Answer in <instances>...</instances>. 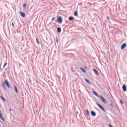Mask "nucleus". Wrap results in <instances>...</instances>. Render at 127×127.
<instances>
[{
	"instance_id": "obj_25",
	"label": "nucleus",
	"mask_w": 127,
	"mask_h": 127,
	"mask_svg": "<svg viewBox=\"0 0 127 127\" xmlns=\"http://www.w3.org/2000/svg\"><path fill=\"white\" fill-rule=\"evenodd\" d=\"M120 103L121 104V105L124 104V102H123V100H120Z\"/></svg>"
},
{
	"instance_id": "obj_3",
	"label": "nucleus",
	"mask_w": 127,
	"mask_h": 127,
	"mask_svg": "<svg viewBox=\"0 0 127 127\" xmlns=\"http://www.w3.org/2000/svg\"><path fill=\"white\" fill-rule=\"evenodd\" d=\"M4 85H6V87H8V89H10V85L8 83V81H7V80L6 79L4 80Z\"/></svg>"
},
{
	"instance_id": "obj_32",
	"label": "nucleus",
	"mask_w": 127,
	"mask_h": 127,
	"mask_svg": "<svg viewBox=\"0 0 127 127\" xmlns=\"http://www.w3.org/2000/svg\"><path fill=\"white\" fill-rule=\"evenodd\" d=\"M11 111H12V110H11V109H10V110H9V112H11Z\"/></svg>"
},
{
	"instance_id": "obj_20",
	"label": "nucleus",
	"mask_w": 127,
	"mask_h": 127,
	"mask_svg": "<svg viewBox=\"0 0 127 127\" xmlns=\"http://www.w3.org/2000/svg\"><path fill=\"white\" fill-rule=\"evenodd\" d=\"M74 16H78V11H75L74 13Z\"/></svg>"
},
{
	"instance_id": "obj_21",
	"label": "nucleus",
	"mask_w": 127,
	"mask_h": 127,
	"mask_svg": "<svg viewBox=\"0 0 127 127\" xmlns=\"http://www.w3.org/2000/svg\"><path fill=\"white\" fill-rule=\"evenodd\" d=\"M36 40L37 44H38V45H39L40 44V43H39V41L38 40V38H36Z\"/></svg>"
},
{
	"instance_id": "obj_1",
	"label": "nucleus",
	"mask_w": 127,
	"mask_h": 127,
	"mask_svg": "<svg viewBox=\"0 0 127 127\" xmlns=\"http://www.w3.org/2000/svg\"><path fill=\"white\" fill-rule=\"evenodd\" d=\"M57 21L58 23H59V24H62V22H63V19H62V17L59 15H57Z\"/></svg>"
},
{
	"instance_id": "obj_10",
	"label": "nucleus",
	"mask_w": 127,
	"mask_h": 127,
	"mask_svg": "<svg viewBox=\"0 0 127 127\" xmlns=\"http://www.w3.org/2000/svg\"><path fill=\"white\" fill-rule=\"evenodd\" d=\"M92 93L95 95V96H96V97H98V98H99L100 96H101V95H99L98 93H97V92H96V91H93Z\"/></svg>"
},
{
	"instance_id": "obj_14",
	"label": "nucleus",
	"mask_w": 127,
	"mask_h": 127,
	"mask_svg": "<svg viewBox=\"0 0 127 127\" xmlns=\"http://www.w3.org/2000/svg\"><path fill=\"white\" fill-rule=\"evenodd\" d=\"M84 80L86 82V83H88L89 85H92L91 82H90V81H89V80H88L87 79L85 78Z\"/></svg>"
},
{
	"instance_id": "obj_27",
	"label": "nucleus",
	"mask_w": 127,
	"mask_h": 127,
	"mask_svg": "<svg viewBox=\"0 0 127 127\" xmlns=\"http://www.w3.org/2000/svg\"><path fill=\"white\" fill-rule=\"evenodd\" d=\"M110 106L112 108H113V107H114V105H113V104H110Z\"/></svg>"
},
{
	"instance_id": "obj_11",
	"label": "nucleus",
	"mask_w": 127,
	"mask_h": 127,
	"mask_svg": "<svg viewBox=\"0 0 127 127\" xmlns=\"http://www.w3.org/2000/svg\"><path fill=\"white\" fill-rule=\"evenodd\" d=\"M14 87L15 89V91L16 94H18V89H17V87L15 85H14Z\"/></svg>"
},
{
	"instance_id": "obj_9",
	"label": "nucleus",
	"mask_w": 127,
	"mask_h": 127,
	"mask_svg": "<svg viewBox=\"0 0 127 127\" xmlns=\"http://www.w3.org/2000/svg\"><path fill=\"white\" fill-rule=\"evenodd\" d=\"M122 89L123 90V92H127V86L126 85H123Z\"/></svg>"
},
{
	"instance_id": "obj_7",
	"label": "nucleus",
	"mask_w": 127,
	"mask_h": 127,
	"mask_svg": "<svg viewBox=\"0 0 127 127\" xmlns=\"http://www.w3.org/2000/svg\"><path fill=\"white\" fill-rule=\"evenodd\" d=\"M19 13H20V15H21L22 17H25V13H24L23 12L20 11L19 12Z\"/></svg>"
},
{
	"instance_id": "obj_16",
	"label": "nucleus",
	"mask_w": 127,
	"mask_h": 127,
	"mask_svg": "<svg viewBox=\"0 0 127 127\" xmlns=\"http://www.w3.org/2000/svg\"><path fill=\"white\" fill-rule=\"evenodd\" d=\"M97 114L95 113V112L92 111H91V115L92 116V117H96V115Z\"/></svg>"
},
{
	"instance_id": "obj_31",
	"label": "nucleus",
	"mask_w": 127,
	"mask_h": 127,
	"mask_svg": "<svg viewBox=\"0 0 127 127\" xmlns=\"http://www.w3.org/2000/svg\"><path fill=\"white\" fill-rule=\"evenodd\" d=\"M49 24H50V25H52V24L51 22H50ZM49 24H48V25H49Z\"/></svg>"
},
{
	"instance_id": "obj_34",
	"label": "nucleus",
	"mask_w": 127,
	"mask_h": 127,
	"mask_svg": "<svg viewBox=\"0 0 127 127\" xmlns=\"http://www.w3.org/2000/svg\"><path fill=\"white\" fill-rule=\"evenodd\" d=\"M63 26H65V25H63Z\"/></svg>"
},
{
	"instance_id": "obj_23",
	"label": "nucleus",
	"mask_w": 127,
	"mask_h": 127,
	"mask_svg": "<svg viewBox=\"0 0 127 127\" xmlns=\"http://www.w3.org/2000/svg\"><path fill=\"white\" fill-rule=\"evenodd\" d=\"M6 65H7V63H5L4 64L3 66V68H5V66H6Z\"/></svg>"
},
{
	"instance_id": "obj_19",
	"label": "nucleus",
	"mask_w": 127,
	"mask_h": 127,
	"mask_svg": "<svg viewBox=\"0 0 127 127\" xmlns=\"http://www.w3.org/2000/svg\"><path fill=\"white\" fill-rule=\"evenodd\" d=\"M0 99H1V100H2V101H3V102H5V99L2 96H0Z\"/></svg>"
},
{
	"instance_id": "obj_29",
	"label": "nucleus",
	"mask_w": 127,
	"mask_h": 127,
	"mask_svg": "<svg viewBox=\"0 0 127 127\" xmlns=\"http://www.w3.org/2000/svg\"><path fill=\"white\" fill-rule=\"evenodd\" d=\"M107 19H108L109 20V19H110V17H109V16H107L106 17Z\"/></svg>"
},
{
	"instance_id": "obj_12",
	"label": "nucleus",
	"mask_w": 127,
	"mask_h": 127,
	"mask_svg": "<svg viewBox=\"0 0 127 127\" xmlns=\"http://www.w3.org/2000/svg\"><path fill=\"white\" fill-rule=\"evenodd\" d=\"M74 20V17L73 16H69L68 17V20L69 21H72Z\"/></svg>"
},
{
	"instance_id": "obj_5",
	"label": "nucleus",
	"mask_w": 127,
	"mask_h": 127,
	"mask_svg": "<svg viewBox=\"0 0 127 127\" xmlns=\"http://www.w3.org/2000/svg\"><path fill=\"white\" fill-rule=\"evenodd\" d=\"M93 71L95 73V75H96V76H100V73H99V71L97 70V69L93 68Z\"/></svg>"
},
{
	"instance_id": "obj_35",
	"label": "nucleus",
	"mask_w": 127,
	"mask_h": 127,
	"mask_svg": "<svg viewBox=\"0 0 127 127\" xmlns=\"http://www.w3.org/2000/svg\"><path fill=\"white\" fill-rule=\"evenodd\" d=\"M36 83H38V81H36Z\"/></svg>"
},
{
	"instance_id": "obj_22",
	"label": "nucleus",
	"mask_w": 127,
	"mask_h": 127,
	"mask_svg": "<svg viewBox=\"0 0 127 127\" xmlns=\"http://www.w3.org/2000/svg\"><path fill=\"white\" fill-rule=\"evenodd\" d=\"M23 8H26V6H27V4H26V3H24V4H23Z\"/></svg>"
},
{
	"instance_id": "obj_33",
	"label": "nucleus",
	"mask_w": 127,
	"mask_h": 127,
	"mask_svg": "<svg viewBox=\"0 0 127 127\" xmlns=\"http://www.w3.org/2000/svg\"><path fill=\"white\" fill-rule=\"evenodd\" d=\"M69 51H73L72 50H69Z\"/></svg>"
},
{
	"instance_id": "obj_6",
	"label": "nucleus",
	"mask_w": 127,
	"mask_h": 127,
	"mask_svg": "<svg viewBox=\"0 0 127 127\" xmlns=\"http://www.w3.org/2000/svg\"><path fill=\"white\" fill-rule=\"evenodd\" d=\"M126 46H127V43H124L121 46V50H123V49H125V48H126Z\"/></svg>"
},
{
	"instance_id": "obj_4",
	"label": "nucleus",
	"mask_w": 127,
	"mask_h": 127,
	"mask_svg": "<svg viewBox=\"0 0 127 127\" xmlns=\"http://www.w3.org/2000/svg\"><path fill=\"white\" fill-rule=\"evenodd\" d=\"M99 98V99H100V100H101V101L104 103V104H107V101L105 100V98H104L103 96L100 95Z\"/></svg>"
},
{
	"instance_id": "obj_17",
	"label": "nucleus",
	"mask_w": 127,
	"mask_h": 127,
	"mask_svg": "<svg viewBox=\"0 0 127 127\" xmlns=\"http://www.w3.org/2000/svg\"><path fill=\"white\" fill-rule=\"evenodd\" d=\"M2 87L4 89V90H6V87H5V85H4V82H3L2 83Z\"/></svg>"
},
{
	"instance_id": "obj_26",
	"label": "nucleus",
	"mask_w": 127,
	"mask_h": 127,
	"mask_svg": "<svg viewBox=\"0 0 127 127\" xmlns=\"http://www.w3.org/2000/svg\"><path fill=\"white\" fill-rule=\"evenodd\" d=\"M54 20H55V17H53L52 19V22H53V21Z\"/></svg>"
},
{
	"instance_id": "obj_28",
	"label": "nucleus",
	"mask_w": 127,
	"mask_h": 127,
	"mask_svg": "<svg viewBox=\"0 0 127 127\" xmlns=\"http://www.w3.org/2000/svg\"><path fill=\"white\" fill-rule=\"evenodd\" d=\"M12 27H14V24L13 23H12Z\"/></svg>"
},
{
	"instance_id": "obj_8",
	"label": "nucleus",
	"mask_w": 127,
	"mask_h": 127,
	"mask_svg": "<svg viewBox=\"0 0 127 127\" xmlns=\"http://www.w3.org/2000/svg\"><path fill=\"white\" fill-rule=\"evenodd\" d=\"M0 119L3 121V122H4V118L2 117V114H1V111L0 110Z\"/></svg>"
},
{
	"instance_id": "obj_30",
	"label": "nucleus",
	"mask_w": 127,
	"mask_h": 127,
	"mask_svg": "<svg viewBox=\"0 0 127 127\" xmlns=\"http://www.w3.org/2000/svg\"><path fill=\"white\" fill-rule=\"evenodd\" d=\"M109 127H113L112 125H109Z\"/></svg>"
},
{
	"instance_id": "obj_2",
	"label": "nucleus",
	"mask_w": 127,
	"mask_h": 127,
	"mask_svg": "<svg viewBox=\"0 0 127 127\" xmlns=\"http://www.w3.org/2000/svg\"><path fill=\"white\" fill-rule=\"evenodd\" d=\"M96 105H97V106H98V107H99V109H100L104 113H106V112H107V111H106L105 108H104V107H103V106H102V105H101L100 104L97 103Z\"/></svg>"
},
{
	"instance_id": "obj_18",
	"label": "nucleus",
	"mask_w": 127,
	"mask_h": 127,
	"mask_svg": "<svg viewBox=\"0 0 127 127\" xmlns=\"http://www.w3.org/2000/svg\"><path fill=\"white\" fill-rule=\"evenodd\" d=\"M85 115L86 116H90V114H89V111L88 110H85Z\"/></svg>"
},
{
	"instance_id": "obj_13",
	"label": "nucleus",
	"mask_w": 127,
	"mask_h": 127,
	"mask_svg": "<svg viewBox=\"0 0 127 127\" xmlns=\"http://www.w3.org/2000/svg\"><path fill=\"white\" fill-rule=\"evenodd\" d=\"M80 69L81 70V71H82V72H83V73H87V71H86V70H85V69H84V68L80 67Z\"/></svg>"
},
{
	"instance_id": "obj_24",
	"label": "nucleus",
	"mask_w": 127,
	"mask_h": 127,
	"mask_svg": "<svg viewBox=\"0 0 127 127\" xmlns=\"http://www.w3.org/2000/svg\"><path fill=\"white\" fill-rule=\"evenodd\" d=\"M56 41L57 43H58V38L57 37H56Z\"/></svg>"
},
{
	"instance_id": "obj_15",
	"label": "nucleus",
	"mask_w": 127,
	"mask_h": 127,
	"mask_svg": "<svg viewBox=\"0 0 127 127\" xmlns=\"http://www.w3.org/2000/svg\"><path fill=\"white\" fill-rule=\"evenodd\" d=\"M57 30V32L58 33H61V27H58Z\"/></svg>"
}]
</instances>
